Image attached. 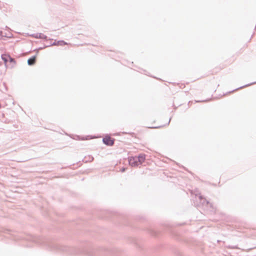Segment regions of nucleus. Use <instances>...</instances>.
Here are the masks:
<instances>
[{
    "instance_id": "nucleus-1",
    "label": "nucleus",
    "mask_w": 256,
    "mask_h": 256,
    "mask_svg": "<svg viewBox=\"0 0 256 256\" xmlns=\"http://www.w3.org/2000/svg\"><path fill=\"white\" fill-rule=\"evenodd\" d=\"M26 240H31L36 244L44 246L51 250L66 252L70 254H76L78 252V250L76 248L68 247L56 244L40 236L30 235L28 236Z\"/></svg>"
},
{
    "instance_id": "nucleus-2",
    "label": "nucleus",
    "mask_w": 256,
    "mask_h": 256,
    "mask_svg": "<svg viewBox=\"0 0 256 256\" xmlns=\"http://www.w3.org/2000/svg\"><path fill=\"white\" fill-rule=\"evenodd\" d=\"M198 200H199V204H194L196 206H202L207 208H210V210L212 212L216 210V208L214 207L213 204L206 200L202 196H198Z\"/></svg>"
},
{
    "instance_id": "nucleus-3",
    "label": "nucleus",
    "mask_w": 256,
    "mask_h": 256,
    "mask_svg": "<svg viewBox=\"0 0 256 256\" xmlns=\"http://www.w3.org/2000/svg\"><path fill=\"white\" fill-rule=\"evenodd\" d=\"M114 138H112L108 134H106L102 138L103 143L108 146H112L114 142Z\"/></svg>"
},
{
    "instance_id": "nucleus-4",
    "label": "nucleus",
    "mask_w": 256,
    "mask_h": 256,
    "mask_svg": "<svg viewBox=\"0 0 256 256\" xmlns=\"http://www.w3.org/2000/svg\"><path fill=\"white\" fill-rule=\"evenodd\" d=\"M30 36L36 38H41L44 39L46 40H53L52 38H48V36L46 35H44V34L42 33H36V34H30Z\"/></svg>"
},
{
    "instance_id": "nucleus-5",
    "label": "nucleus",
    "mask_w": 256,
    "mask_h": 256,
    "mask_svg": "<svg viewBox=\"0 0 256 256\" xmlns=\"http://www.w3.org/2000/svg\"><path fill=\"white\" fill-rule=\"evenodd\" d=\"M128 159L130 165L132 166H137L140 164L136 156L129 157Z\"/></svg>"
},
{
    "instance_id": "nucleus-6",
    "label": "nucleus",
    "mask_w": 256,
    "mask_h": 256,
    "mask_svg": "<svg viewBox=\"0 0 256 256\" xmlns=\"http://www.w3.org/2000/svg\"><path fill=\"white\" fill-rule=\"evenodd\" d=\"M68 44V43L63 40H60L58 41L55 40L53 42H50V45L52 46H63Z\"/></svg>"
},
{
    "instance_id": "nucleus-7",
    "label": "nucleus",
    "mask_w": 256,
    "mask_h": 256,
    "mask_svg": "<svg viewBox=\"0 0 256 256\" xmlns=\"http://www.w3.org/2000/svg\"><path fill=\"white\" fill-rule=\"evenodd\" d=\"M138 161L140 162V164L144 162L146 160V154H140L138 156H136Z\"/></svg>"
},
{
    "instance_id": "nucleus-8",
    "label": "nucleus",
    "mask_w": 256,
    "mask_h": 256,
    "mask_svg": "<svg viewBox=\"0 0 256 256\" xmlns=\"http://www.w3.org/2000/svg\"><path fill=\"white\" fill-rule=\"evenodd\" d=\"M36 56H33L32 57L30 58L28 60V64L30 66L34 65L36 62Z\"/></svg>"
},
{
    "instance_id": "nucleus-9",
    "label": "nucleus",
    "mask_w": 256,
    "mask_h": 256,
    "mask_svg": "<svg viewBox=\"0 0 256 256\" xmlns=\"http://www.w3.org/2000/svg\"><path fill=\"white\" fill-rule=\"evenodd\" d=\"M254 84H256V82H251V83L248 84H246L244 85L243 86H240V87H239V88H236L235 90H232L231 92H230L229 93L232 92H233L234 91H236V90H238L241 89V88H244L250 86Z\"/></svg>"
},
{
    "instance_id": "nucleus-10",
    "label": "nucleus",
    "mask_w": 256,
    "mask_h": 256,
    "mask_svg": "<svg viewBox=\"0 0 256 256\" xmlns=\"http://www.w3.org/2000/svg\"><path fill=\"white\" fill-rule=\"evenodd\" d=\"M1 58H2V60H3V61L4 62L5 64H6L8 60L9 55L3 54H2Z\"/></svg>"
},
{
    "instance_id": "nucleus-11",
    "label": "nucleus",
    "mask_w": 256,
    "mask_h": 256,
    "mask_svg": "<svg viewBox=\"0 0 256 256\" xmlns=\"http://www.w3.org/2000/svg\"><path fill=\"white\" fill-rule=\"evenodd\" d=\"M50 46H52V45H50V42L47 43L46 44H44L43 46L39 47L38 48L36 49V50L38 51V50H42L44 48H48V47H49Z\"/></svg>"
},
{
    "instance_id": "nucleus-12",
    "label": "nucleus",
    "mask_w": 256,
    "mask_h": 256,
    "mask_svg": "<svg viewBox=\"0 0 256 256\" xmlns=\"http://www.w3.org/2000/svg\"><path fill=\"white\" fill-rule=\"evenodd\" d=\"M8 62H10L11 64H13L12 66V67H13L14 65L16 64V60H15L14 58H12L11 56H9Z\"/></svg>"
},
{
    "instance_id": "nucleus-13",
    "label": "nucleus",
    "mask_w": 256,
    "mask_h": 256,
    "mask_svg": "<svg viewBox=\"0 0 256 256\" xmlns=\"http://www.w3.org/2000/svg\"><path fill=\"white\" fill-rule=\"evenodd\" d=\"M228 248L232 249L238 248V246H229Z\"/></svg>"
},
{
    "instance_id": "nucleus-14",
    "label": "nucleus",
    "mask_w": 256,
    "mask_h": 256,
    "mask_svg": "<svg viewBox=\"0 0 256 256\" xmlns=\"http://www.w3.org/2000/svg\"><path fill=\"white\" fill-rule=\"evenodd\" d=\"M126 168L123 167L121 168L120 171H121V172H124L126 171Z\"/></svg>"
},
{
    "instance_id": "nucleus-15",
    "label": "nucleus",
    "mask_w": 256,
    "mask_h": 256,
    "mask_svg": "<svg viewBox=\"0 0 256 256\" xmlns=\"http://www.w3.org/2000/svg\"><path fill=\"white\" fill-rule=\"evenodd\" d=\"M209 100H199V101H196V102H207Z\"/></svg>"
},
{
    "instance_id": "nucleus-16",
    "label": "nucleus",
    "mask_w": 256,
    "mask_h": 256,
    "mask_svg": "<svg viewBox=\"0 0 256 256\" xmlns=\"http://www.w3.org/2000/svg\"><path fill=\"white\" fill-rule=\"evenodd\" d=\"M161 127H162V126H158L150 127V128H160Z\"/></svg>"
},
{
    "instance_id": "nucleus-17",
    "label": "nucleus",
    "mask_w": 256,
    "mask_h": 256,
    "mask_svg": "<svg viewBox=\"0 0 256 256\" xmlns=\"http://www.w3.org/2000/svg\"><path fill=\"white\" fill-rule=\"evenodd\" d=\"M170 120H171V118H170L169 121H168V122L167 124H170Z\"/></svg>"
},
{
    "instance_id": "nucleus-18",
    "label": "nucleus",
    "mask_w": 256,
    "mask_h": 256,
    "mask_svg": "<svg viewBox=\"0 0 256 256\" xmlns=\"http://www.w3.org/2000/svg\"><path fill=\"white\" fill-rule=\"evenodd\" d=\"M87 254L89 256H92L90 254Z\"/></svg>"
}]
</instances>
